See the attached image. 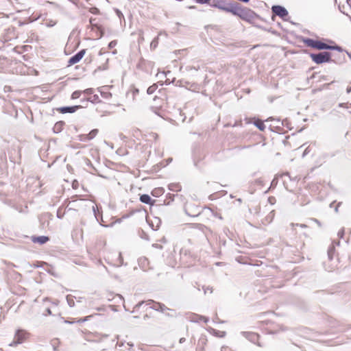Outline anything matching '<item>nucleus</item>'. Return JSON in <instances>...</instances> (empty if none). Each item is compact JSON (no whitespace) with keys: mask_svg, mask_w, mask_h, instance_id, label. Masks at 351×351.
Segmentation results:
<instances>
[{"mask_svg":"<svg viewBox=\"0 0 351 351\" xmlns=\"http://www.w3.org/2000/svg\"><path fill=\"white\" fill-rule=\"evenodd\" d=\"M230 12L245 21L252 19L255 14L254 11L249 8L242 7L240 3L236 1H233V5Z\"/></svg>","mask_w":351,"mask_h":351,"instance_id":"nucleus-1","label":"nucleus"},{"mask_svg":"<svg viewBox=\"0 0 351 351\" xmlns=\"http://www.w3.org/2000/svg\"><path fill=\"white\" fill-rule=\"evenodd\" d=\"M312 60L316 64H322L332 61L331 53L328 51L319 52L318 53H310Z\"/></svg>","mask_w":351,"mask_h":351,"instance_id":"nucleus-2","label":"nucleus"},{"mask_svg":"<svg viewBox=\"0 0 351 351\" xmlns=\"http://www.w3.org/2000/svg\"><path fill=\"white\" fill-rule=\"evenodd\" d=\"M10 160L12 162H19L21 158V147L19 145L13 144L8 150Z\"/></svg>","mask_w":351,"mask_h":351,"instance_id":"nucleus-3","label":"nucleus"},{"mask_svg":"<svg viewBox=\"0 0 351 351\" xmlns=\"http://www.w3.org/2000/svg\"><path fill=\"white\" fill-rule=\"evenodd\" d=\"M233 1H234L227 3L226 0H211L210 6L217 8L226 12H230L231 8L233 5Z\"/></svg>","mask_w":351,"mask_h":351,"instance_id":"nucleus-4","label":"nucleus"},{"mask_svg":"<svg viewBox=\"0 0 351 351\" xmlns=\"http://www.w3.org/2000/svg\"><path fill=\"white\" fill-rule=\"evenodd\" d=\"M303 42L308 47L319 50H326V47H328V45L323 43L318 40H314L312 38H306L304 39Z\"/></svg>","mask_w":351,"mask_h":351,"instance_id":"nucleus-5","label":"nucleus"},{"mask_svg":"<svg viewBox=\"0 0 351 351\" xmlns=\"http://www.w3.org/2000/svg\"><path fill=\"white\" fill-rule=\"evenodd\" d=\"M29 336V334L25 330H18L15 334L14 340L10 343V346H16L17 344L22 343Z\"/></svg>","mask_w":351,"mask_h":351,"instance_id":"nucleus-6","label":"nucleus"},{"mask_svg":"<svg viewBox=\"0 0 351 351\" xmlns=\"http://www.w3.org/2000/svg\"><path fill=\"white\" fill-rule=\"evenodd\" d=\"M271 12L275 16H278L285 21L287 20V17L289 15L287 10L285 7L279 5H273L271 7Z\"/></svg>","mask_w":351,"mask_h":351,"instance_id":"nucleus-7","label":"nucleus"},{"mask_svg":"<svg viewBox=\"0 0 351 351\" xmlns=\"http://www.w3.org/2000/svg\"><path fill=\"white\" fill-rule=\"evenodd\" d=\"M86 53V49H82L78 51L76 54L71 56L67 61V66L73 65L79 62Z\"/></svg>","mask_w":351,"mask_h":351,"instance_id":"nucleus-8","label":"nucleus"},{"mask_svg":"<svg viewBox=\"0 0 351 351\" xmlns=\"http://www.w3.org/2000/svg\"><path fill=\"white\" fill-rule=\"evenodd\" d=\"M156 304H158V307H160V308L165 307V304H160V303H157L152 300L141 301L137 304H136L134 306V307H141L143 305L149 306V307H154Z\"/></svg>","mask_w":351,"mask_h":351,"instance_id":"nucleus-9","label":"nucleus"},{"mask_svg":"<svg viewBox=\"0 0 351 351\" xmlns=\"http://www.w3.org/2000/svg\"><path fill=\"white\" fill-rule=\"evenodd\" d=\"M242 335L247 338L249 341L254 343H256L259 336L258 334L254 332H243Z\"/></svg>","mask_w":351,"mask_h":351,"instance_id":"nucleus-10","label":"nucleus"},{"mask_svg":"<svg viewBox=\"0 0 351 351\" xmlns=\"http://www.w3.org/2000/svg\"><path fill=\"white\" fill-rule=\"evenodd\" d=\"M49 241V237L47 236H33L32 237V241L34 243H39L40 245L46 243Z\"/></svg>","mask_w":351,"mask_h":351,"instance_id":"nucleus-11","label":"nucleus"},{"mask_svg":"<svg viewBox=\"0 0 351 351\" xmlns=\"http://www.w3.org/2000/svg\"><path fill=\"white\" fill-rule=\"evenodd\" d=\"M140 201L142 202V203H144V204H149V205H154V204L155 203L156 200H152L151 197L147 195V194H143L140 196Z\"/></svg>","mask_w":351,"mask_h":351,"instance_id":"nucleus-12","label":"nucleus"},{"mask_svg":"<svg viewBox=\"0 0 351 351\" xmlns=\"http://www.w3.org/2000/svg\"><path fill=\"white\" fill-rule=\"evenodd\" d=\"M64 126V121H58L57 123H55V125L53 128V132L56 133V134L60 133V132L62 131Z\"/></svg>","mask_w":351,"mask_h":351,"instance_id":"nucleus-13","label":"nucleus"},{"mask_svg":"<svg viewBox=\"0 0 351 351\" xmlns=\"http://www.w3.org/2000/svg\"><path fill=\"white\" fill-rule=\"evenodd\" d=\"M162 35H164L165 37L167 36V34L166 33H159V34L158 35V36H156V38H154L153 39V40L152 41L151 44H150V48L151 49H156L158 45V39H159V36H162Z\"/></svg>","mask_w":351,"mask_h":351,"instance_id":"nucleus-14","label":"nucleus"},{"mask_svg":"<svg viewBox=\"0 0 351 351\" xmlns=\"http://www.w3.org/2000/svg\"><path fill=\"white\" fill-rule=\"evenodd\" d=\"M168 189L174 192H178L182 190V186L179 183H171L168 185Z\"/></svg>","mask_w":351,"mask_h":351,"instance_id":"nucleus-15","label":"nucleus"},{"mask_svg":"<svg viewBox=\"0 0 351 351\" xmlns=\"http://www.w3.org/2000/svg\"><path fill=\"white\" fill-rule=\"evenodd\" d=\"M210 332L213 335L220 338L224 337L226 335V332L225 331H220L213 328L210 329Z\"/></svg>","mask_w":351,"mask_h":351,"instance_id":"nucleus-16","label":"nucleus"},{"mask_svg":"<svg viewBox=\"0 0 351 351\" xmlns=\"http://www.w3.org/2000/svg\"><path fill=\"white\" fill-rule=\"evenodd\" d=\"M165 192V190L162 187L155 188L152 191V195L154 197H160Z\"/></svg>","mask_w":351,"mask_h":351,"instance_id":"nucleus-17","label":"nucleus"},{"mask_svg":"<svg viewBox=\"0 0 351 351\" xmlns=\"http://www.w3.org/2000/svg\"><path fill=\"white\" fill-rule=\"evenodd\" d=\"M66 214V206L62 205L57 210V217L59 219H62Z\"/></svg>","mask_w":351,"mask_h":351,"instance_id":"nucleus-18","label":"nucleus"},{"mask_svg":"<svg viewBox=\"0 0 351 351\" xmlns=\"http://www.w3.org/2000/svg\"><path fill=\"white\" fill-rule=\"evenodd\" d=\"M254 124L256 127H257L261 131H264L265 129V125L263 121L261 119H256L254 121Z\"/></svg>","mask_w":351,"mask_h":351,"instance_id":"nucleus-19","label":"nucleus"},{"mask_svg":"<svg viewBox=\"0 0 351 351\" xmlns=\"http://www.w3.org/2000/svg\"><path fill=\"white\" fill-rule=\"evenodd\" d=\"M95 19L90 18V23L93 27H96L100 32V37H101L104 35V31L101 29V27L100 25H98L97 23H95Z\"/></svg>","mask_w":351,"mask_h":351,"instance_id":"nucleus-20","label":"nucleus"},{"mask_svg":"<svg viewBox=\"0 0 351 351\" xmlns=\"http://www.w3.org/2000/svg\"><path fill=\"white\" fill-rule=\"evenodd\" d=\"M178 197V195H174L171 193H168L167 195V199L164 201L165 205H169L171 202L174 200L175 197Z\"/></svg>","mask_w":351,"mask_h":351,"instance_id":"nucleus-21","label":"nucleus"},{"mask_svg":"<svg viewBox=\"0 0 351 351\" xmlns=\"http://www.w3.org/2000/svg\"><path fill=\"white\" fill-rule=\"evenodd\" d=\"M82 105H75L71 106H67V113H73L76 112L77 110L82 108Z\"/></svg>","mask_w":351,"mask_h":351,"instance_id":"nucleus-22","label":"nucleus"},{"mask_svg":"<svg viewBox=\"0 0 351 351\" xmlns=\"http://www.w3.org/2000/svg\"><path fill=\"white\" fill-rule=\"evenodd\" d=\"M75 299H76L75 296L70 294L67 295V304L70 307H73L75 305Z\"/></svg>","mask_w":351,"mask_h":351,"instance_id":"nucleus-23","label":"nucleus"},{"mask_svg":"<svg viewBox=\"0 0 351 351\" xmlns=\"http://www.w3.org/2000/svg\"><path fill=\"white\" fill-rule=\"evenodd\" d=\"M191 321H193V322L203 321L204 322L206 323L208 322V318H206L204 316L195 315L193 316V317L191 318Z\"/></svg>","mask_w":351,"mask_h":351,"instance_id":"nucleus-24","label":"nucleus"},{"mask_svg":"<svg viewBox=\"0 0 351 351\" xmlns=\"http://www.w3.org/2000/svg\"><path fill=\"white\" fill-rule=\"evenodd\" d=\"M88 101L93 103V104L101 102V100L99 99L98 95H93L88 97Z\"/></svg>","mask_w":351,"mask_h":351,"instance_id":"nucleus-25","label":"nucleus"},{"mask_svg":"<svg viewBox=\"0 0 351 351\" xmlns=\"http://www.w3.org/2000/svg\"><path fill=\"white\" fill-rule=\"evenodd\" d=\"M334 252H335V245H334V243H333L332 244V245L329 247L328 252H327L328 256L330 260L332 259Z\"/></svg>","mask_w":351,"mask_h":351,"instance_id":"nucleus-26","label":"nucleus"},{"mask_svg":"<svg viewBox=\"0 0 351 351\" xmlns=\"http://www.w3.org/2000/svg\"><path fill=\"white\" fill-rule=\"evenodd\" d=\"M98 130L97 129H93L88 134V140H92L93 139L97 134H98Z\"/></svg>","mask_w":351,"mask_h":351,"instance_id":"nucleus-27","label":"nucleus"},{"mask_svg":"<svg viewBox=\"0 0 351 351\" xmlns=\"http://www.w3.org/2000/svg\"><path fill=\"white\" fill-rule=\"evenodd\" d=\"M157 88H158V85L154 84L150 86L147 88V93L148 95H152V94H153L156 90Z\"/></svg>","mask_w":351,"mask_h":351,"instance_id":"nucleus-28","label":"nucleus"},{"mask_svg":"<svg viewBox=\"0 0 351 351\" xmlns=\"http://www.w3.org/2000/svg\"><path fill=\"white\" fill-rule=\"evenodd\" d=\"M99 91L101 97H104V99H109L112 97V94L110 92H104V91H102L101 90H100L99 88Z\"/></svg>","mask_w":351,"mask_h":351,"instance_id":"nucleus-29","label":"nucleus"},{"mask_svg":"<svg viewBox=\"0 0 351 351\" xmlns=\"http://www.w3.org/2000/svg\"><path fill=\"white\" fill-rule=\"evenodd\" d=\"M82 94V90H76L72 93L71 99H77L81 96Z\"/></svg>","mask_w":351,"mask_h":351,"instance_id":"nucleus-30","label":"nucleus"},{"mask_svg":"<svg viewBox=\"0 0 351 351\" xmlns=\"http://www.w3.org/2000/svg\"><path fill=\"white\" fill-rule=\"evenodd\" d=\"M199 69V66H191V65H189V66H186L185 67V70L188 72H190V71H197Z\"/></svg>","mask_w":351,"mask_h":351,"instance_id":"nucleus-31","label":"nucleus"},{"mask_svg":"<svg viewBox=\"0 0 351 351\" xmlns=\"http://www.w3.org/2000/svg\"><path fill=\"white\" fill-rule=\"evenodd\" d=\"M326 50H337L338 51H342V49L341 47L338 46V45H328V47H326Z\"/></svg>","mask_w":351,"mask_h":351,"instance_id":"nucleus-32","label":"nucleus"},{"mask_svg":"<svg viewBox=\"0 0 351 351\" xmlns=\"http://www.w3.org/2000/svg\"><path fill=\"white\" fill-rule=\"evenodd\" d=\"M78 140L80 141L86 142L88 141V134H81L77 136Z\"/></svg>","mask_w":351,"mask_h":351,"instance_id":"nucleus-33","label":"nucleus"},{"mask_svg":"<svg viewBox=\"0 0 351 351\" xmlns=\"http://www.w3.org/2000/svg\"><path fill=\"white\" fill-rule=\"evenodd\" d=\"M94 93V89L92 88H86L84 90L82 91V93L86 95H93Z\"/></svg>","mask_w":351,"mask_h":351,"instance_id":"nucleus-34","label":"nucleus"},{"mask_svg":"<svg viewBox=\"0 0 351 351\" xmlns=\"http://www.w3.org/2000/svg\"><path fill=\"white\" fill-rule=\"evenodd\" d=\"M58 343H59L58 339L52 340L51 345H52L54 350H57V346H58Z\"/></svg>","mask_w":351,"mask_h":351,"instance_id":"nucleus-35","label":"nucleus"},{"mask_svg":"<svg viewBox=\"0 0 351 351\" xmlns=\"http://www.w3.org/2000/svg\"><path fill=\"white\" fill-rule=\"evenodd\" d=\"M345 234V230L343 228H342L341 230H339V231L337 233V236L340 239H343V236Z\"/></svg>","mask_w":351,"mask_h":351,"instance_id":"nucleus-36","label":"nucleus"},{"mask_svg":"<svg viewBox=\"0 0 351 351\" xmlns=\"http://www.w3.org/2000/svg\"><path fill=\"white\" fill-rule=\"evenodd\" d=\"M118 261H119V263L117 264V266L119 267L121 266V265H123V257L121 256V253H119V255H118Z\"/></svg>","mask_w":351,"mask_h":351,"instance_id":"nucleus-37","label":"nucleus"},{"mask_svg":"<svg viewBox=\"0 0 351 351\" xmlns=\"http://www.w3.org/2000/svg\"><path fill=\"white\" fill-rule=\"evenodd\" d=\"M79 186H80V184H79L77 180H74L72 182V187H73V189L75 190V189H78Z\"/></svg>","mask_w":351,"mask_h":351,"instance_id":"nucleus-38","label":"nucleus"},{"mask_svg":"<svg viewBox=\"0 0 351 351\" xmlns=\"http://www.w3.org/2000/svg\"><path fill=\"white\" fill-rule=\"evenodd\" d=\"M114 10L120 20H121L122 18L124 19V16L123 13L119 9H115Z\"/></svg>","mask_w":351,"mask_h":351,"instance_id":"nucleus-39","label":"nucleus"},{"mask_svg":"<svg viewBox=\"0 0 351 351\" xmlns=\"http://www.w3.org/2000/svg\"><path fill=\"white\" fill-rule=\"evenodd\" d=\"M90 12L92 13V14H97L99 13V10L98 8H95V7H93V8H90Z\"/></svg>","mask_w":351,"mask_h":351,"instance_id":"nucleus-40","label":"nucleus"},{"mask_svg":"<svg viewBox=\"0 0 351 351\" xmlns=\"http://www.w3.org/2000/svg\"><path fill=\"white\" fill-rule=\"evenodd\" d=\"M117 44V40H112L111 41L109 44H108V48L109 49H112L114 48Z\"/></svg>","mask_w":351,"mask_h":351,"instance_id":"nucleus-41","label":"nucleus"},{"mask_svg":"<svg viewBox=\"0 0 351 351\" xmlns=\"http://www.w3.org/2000/svg\"><path fill=\"white\" fill-rule=\"evenodd\" d=\"M291 226L293 228L294 226H300V227L303 228H307V226H306V224H304V223H292L291 224Z\"/></svg>","mask_w":351,"mask_h":351,"instance_id":"nucleus-42","label":"nucleus"},{"mask_svg":"<svg viewBox=\"0 0 351 351\" xmlns=\"http://www.w3.org/2000/svg\"><path fill=\"white\" fill-rule=\"evenodd\" d=\"M47 27H53L56 24V21H53L52 20H50L49 21H47L46 23Z\"/></svg>","mask_w":351,"mask_h":351,"instance_id":"nucleus-43","label":"nucleus"},{"mask_svg":"<svg viewBox=\"0 0 351 351\" xmlns=\"http://www.w3.org/2000/svg\"><path fill=\"white\" fill-rule=\"evenodd\" d=\"M183 82V80H179L178 81L177 84L179 85L180 86H186V84H189V83L187 82H184L185 84H184Z\"/></svg>","mask_w":351,"mask_h":351,"instance_id":"nucleus-44","label":"nucleus"},{"mask_svg":"<svg viewBox=\"0 0 351 351\" xmlns=\"http://www.w3.org/2000/svg\"><path fill=\"white\" fill-rule=\"evenodd\" d=\"M88 102V98L82 99L80 100V103L82 104L81 105H82L83 106H84V105L86 106Z\"/></svg>","mask_w":351,"mask_h":351,"instance_id":"nucleus-45","label":"nucleus"},{"mask_svg":"<svg viewBox=\"0 0 351 351\" xmlns=\"http://www.w3.org/2000/svg\"><path fill=\"white\" fill-rule=\"evenodd\" d=\"M67 146H69V147H73V148H79V147H80L79 144H77V145H75L71 141L70 142L69 145H67Z\"/></svg>","mask_w":351,"mask_h":351,"instance_id":"nucleus-46","label":"nucleus"},{"mask_svg":"<svg viewBox=\"0 0 351 351\" xmlns=\"http://www.w3.org/2000/svg\"><path fill=\"white\" fill-rule=\"evenodd\" d=\"M274 210H272L269 213V214L268 215V216L267 217H269L271 219H270V221L272 220V219L274 218Z\"/></svg>","mask_w":351,"mask_h":351,"instance_id":"nucleus-47","label":"nucleus"},{"mask_svg":"<svg viewBox=\"0 0 351 351\" xmlns=\"http://www.w3.org/2000/svg\"><path fill=\"white\" fill-rule=\"evenodd\" d=\"M59 110L62 114H66V106H62L59 108Z\"/></svg>","mask_w":351,"mask_h":351,"instance_id":"nucleus-48","label":"nucleus"},{"mask_svg":"<svg viewBox=\"0 0 351 351\" xmlns=\"http://www.w3.org/2000/svg\"><path fill=\"white\" fill-rule=\"evenodd\" d=\"M268 201L270 204H274V202L275 201V198L274 197H269L268 199Z\"/></svg>","mask_w":351,"mask_h":351,"instance_id":"nucleus-49","label":"nucleus"},{"mask_svg":"<svg viewBox=\"0 0 351 351\" xmlns=\"http://www.w3.org/2000/svg\"><path fill=\"white\" fill-rule=\"evenodd\" d=\"M204 293H206L207 291H210V293H212L213 292V289L207 287V288L204 289Z\"/></svg>","mask_w":351,"mask_h":351,"instance_id":"nucleus-50","label":"nucleus"},{"mask_svg":"<svg viewBox=\"0 0 351 351\" xmlns=\"http://www.w3.org/2000/svg\"><path fill=\"white\" fill-rule=\"evenodd\" d=\"M46 312H47V314H45V315H51V311H50V308H47L46 310Z\"/></svg>","mask_w":351,"mask_h":351,"instance_id":"nucleus-51","label":"nucleus"},{"mask_svg":"<svg viewBox=\"0 0 351 351\" xmlns=\"http://www.w3.org/2000/svg\"><path fill=\"white\" fill-rule=\"evenodd\" d=\"M184 341H185V338H184V337H182V338H181V339H180V343H183V342H184Z\"/></svg>","mask_w":351,"mask_h":351,"instance_id":"nucleus-52","label":"nucleus"},{"mask_svg":"<svg viewBox=\"0 0 351 351\" xmlns=\"http://www.w3.org/2000/svg\"><path fill=\"white\" fill-rule=\"evenodd\" d=\"M346 91L348 93H350L351 92V86L350 87H348L347 89H346Z\"/></svg>","mask_w":351,"mask_h":351,"instance_id":"nucleus-53","label":"nucleus"},{"mask_svg":"<svg viewBox=\"0 0 351 351\" xmlns=\"http://www.w3.org/2000/svg\"><path fill=\"white\" fill-rule=\"evenodd\" d=\"M313 221L316 222V223H317L319 226H320V222L316 219H313Z\"/></svg>","mask_w":351,"mask_h":351,"instance_id":"nucleus-54","label":"nucleus"},{"mask_svg":"<svg viewBox=\"0 0 351 351\" xmlns=\"http://www.w3.org/2000/svg\"><path fill=\"white\" fill-rule=\"evenodd\" d=\"M108 307L112 308V307H117V306L114 305V304H110Z\"/></svg>","mask_w":351,"mask_h":351,"instance_id":"nucleus-55","label":"nucleus"},{"mask_svg":"<svg viewBox=\"0 0 351 351\" xmlns=\"http://www.w3.org/2000/svg\"><path fill=\"white\" fill-rule=\"evenodd\" d=\"M138 93V89H135V90H134V94H135V93Z\"/></svg>","mask_w":351,"mask_h":351,"instance_id":"nucleus-56","label":"nucleus"},{"mask_svg":"<svg viewBox=\"0 0 351 351\" xmlns=\"http://www.w3.org/2000/svg\"><path fill=\"white\" fill-rule=\"evenodd\" d=\"M64 53L66 54V45L64 46Z\"/></svg>","mask_w":351,"mask_h":351,"instance_id":"nucleus-57","label":"nucleus"},{"mask_svg":"<svg viewBox=\"0 0 351 351\" xmlns=\"http://www.w3.org/2000/svg\"><path fill=\"white\" fill-rule=\"evenodd\" d=\"M70 167H70L69 165H67V166H66L67 170H69V168H70Z\"/></svg>","mask_w":351,"mask_h":351,"instance_id":"nucleus-58","label":"nucleus"},{"mask_svg":"<svg viewBox=\"0 0 351 351\" xmlns=\"http://www.w3.org/2000/svg\"><path fill=\"white\" fill-rule=\"evenodd\" d=\"M226 348H227V347H226V346H223L221 349H222V350H223L226 349Z\"/></svg>","mask_w":351,"mask_h":351,"instance_id":"nucleus-59","label":"nucleus"},{"mask_svg":"<svg viewBox=\"0 0 351 351\" xmlns=\"http://www.w3.org/2000/svg\"><path fill=\"white\" fill-rule=\"evenodd\" d=\"M348 54L350 58L351 59V53H348Z\"/></svg>","mask_w":351,"mask_h":351,"instance_id":"nucleus-60","label":"nucleus"},{"mask_svg":"<svg viewBox=\"0 0 351 351\" xmlns=\"http://www.w3.org/2000/svg\"><path fill=\"white\" fill-rule=\"evenodd\" d=\"M335 244H336V245H339V241H338V242H335Z\"/></svg>","mask_w":351,"mask_h":351,"instance_id":"nucleus-61","label":"nucleus"},{"mask_svg":"<svg viewBox=\"0 0 351 351\" xmlns=\"http://www.w3.org/2000/svg\"><path fill=\"white\" fill-rule=\"evenodd\" d=\"M79 45H80V42L78 41L77 45H76V47H78Z\"/></svg>","mask_w":351,"mask_h":351,"instance_id":"nucleus-62","label":"nucleus"},{"mask_svg":"<svg viewBox=\"0 0 351 351\" xmlns=\"http://www.w3.org/2000/svg\"><path fill=\"white\" fill-rule=\"evenodd\" d=\"M71 3H73V4H76L75 2H73V1L71 0Z\"/></svg>","mask_w":351,"mask_h":351,"instance_id":"nucleus-63","label":"nucleus"},{"mask_svg":"<svg viewBox=\"0 0 351 351\" xmlns=\"http://www.w3.org/2000/svg\"><path fill=\"white\" fill-rule=\"evenodd\" d=\"M71 3H73V4H76L75 2H73V1L71 0Z\"/></svg>","mask_w":351,"mask_h":351,"instance_id":"nucleus-64","label":"nucleus"}]
</instances>
